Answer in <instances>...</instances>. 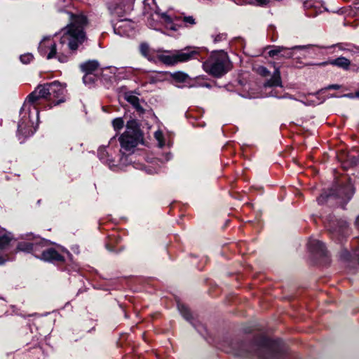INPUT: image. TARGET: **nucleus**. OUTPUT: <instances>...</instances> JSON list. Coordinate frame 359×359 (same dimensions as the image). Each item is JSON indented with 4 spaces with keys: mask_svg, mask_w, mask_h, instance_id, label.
<instances>
[{
    "mask_svg": "<svg viewBox=\"0 0 359 359\" xmlns=\"http://www.w3.org/2000/svg\"><path fill=\"white\" fill-rule=\"evenodd\" d=\"M178 309L184 318L189 320L191 317V313L189 309L184 305L178 304Z\"/></svg>",
    "mask_w": 359,
    "mask_h": 359,
    "instance_id": "5701e85b",
    "label": "nucleus"
},
{
    "mask_svg": "<svg viewBox=\"0 0 359 359\" xmlns=\"http://www.w3.org/2000/svg\"><path fill=\"white\" fill-rule=\"evenodd\" d=\"M347 229V224L346 222H343L339 230L334 229V231L339 233H344Z\"/></svg>",
    "mask_w": 359,
    "mask_h": 359,
    "instance_id": "c756f323",
    "label": "nucleus"
},
{
    "mask_svg": "<svg viewBox=\"0 0 359 359\" xmlns=\"http://www.w3.org/2000/svg\"><path fill=\"white\" fill-rule=\"evenodd\" d=\"M172 78L177 82L183 83L188 79V75L185 73L178 72L172 74Z\"/></svg>",
    "mask_w": 359,
    "mask_h": 359,
    "instance_id": "a211bd4d",
    "label": "nucleus"
},
{
    "mask_svg": "<svg viewBox=\"0 0 359 359\" xmlns=\"http://www.w3.org/2000/svg\"><path fill=\"white\" fill-rule=\"evenodd\" d=\"M304 7L305 9H312L313 8L316 9V6H313V4L311 1H306L304 3Z\"/></svg>",
    "mask_w": 359,
    "mask_h": 359,
    "instance_id": "7c9ffc66",
    "label": "nucleus"
},
{
    "mask_svg": "<svg viewBox=\"0 0 359 359\" xmlns=\"http://www.w3.org/2000/svg\"><path fill=\"white\" fill-rule=\"evenodd\" d=\"M31 236L32 238H29V241H24L19 242L17 245V249L19 251L32 252L35 257H39L38 252L39 251V248H44L46 243L41 238Z\"/></svg>",
    "mask_w": 359,
    "mask_h": 359,
    "instance_id": "423d86ee",
    "label": "nucleus"
},
{
    "mask_svg": "<svg viewBox=\"0 0 359 359\" xmlns=\"http://www.w3.org/2000/svg\"><path fill=\"white\" fill-rule=\"evenodd\" d=\"M257 73L263 76H267L270 74V72L264 67H259L257 70Z\"/></svg>",
    "mask_w": 359,
    "mask_h": 359,
    "instance_id": "a878e982",
    "label": "nucleus"
},
{
    "mask_svg": "<svg viewBox=\"0 0 359 359\" xmlns=\"http://www.w3.org/2000/svg\"><path fill=\"white\" fill-rule=\"evenodd\" d=\"M271 343V341L269 339L264 338L262 340V346H269Z\"/></svg>",
    "mask_w": 359,
    "mask_h": 359,
    "instance_id": "473e14b6",
    "label": "nucleus"
},
{
    "mask_svg": "<svg viewBox=\"0 0 359 359\" xmlns=\"http://www.w3.org/2000/svg\"><path fill=\"white\" fill-rule=\"evenodd\" d=\"M168 51L157 55V59L168 66L175 65L179 62H184L192 59H196L198 52L196 50L190 51H177L171 54H165Z\"/></svg>",
    "mask_w": 359,
    "mask_h": 359,
    "instance_id": "39448f33",
    "label": "nucleus"
},
{
    "mask_svg": "<svg viewBox=\"0 0 359 359\" xmlns=\"http://www.w3.org/2000/svg\"><path fill=\"white\" fill-rule=\"evenodd\" d=\"M341 88V86L340 85H338V84H332V85H329L327 86L326 88H323V89H321L320 90V92H322V91H324L325 90H338Z\"/></svg>",
    "mask_w": 359,
    "mask_h": 359,
    "instance_id": "c85d7f7f",
    "label": "nucleus"
},
{
    "mask_svg": "<svg viewBox=\"0 0 359 359\" xmlns=\"http://www.w3.org/2000/svg\"><path fill=\"white\" fill-rule=\"evenodd\" d=\"M90 74H88V79H87V82L88 81H91V78H90Z\"/></svg>",
    "mask_w": 359,
    "mask_h": 359,
    "instance_id": "58836bf2",
    "label": "nucleus"
},
{
    "mask_svg": "<svg viewBox=\"0 0 359 359\" xmlns=\"http://www.w3.org/2000/svg\"><path fill=\"white\" fill-rule=\"evenodd\" d=\"M98 67L99 63L96 60H90L81 65V69L83 72H86V75L83 78L85 83H87L88 74H93V72L97 69Z\"/></svg>",
    "mask_w": 359,
    "mask_h": 359,
    "instance_id": "1a4fd4ad",
    "label": "nucleus"
},
{
    "mask_svg": "<svg viewBox=\"0 0 359 359\" xmlns=\"http://www.w3.org/2000/svg\"><path fill=\"white\" fill-rule=\"evenodd\" d=\"M298 48H299L298 46H295V47L292 48V49H296ZM292 56V48H285V50H283V52L282 53H280V57H285V58H290Z\"/></svg>",
    "mask_w": 359,
    "mask_h": 359,
    "instance_id": "b1692460",
    "label": "nucleus"
},
{
    "mask_svg": "<svg viewBox=\"0 0 359 359\" xmlns=\"http://www.w3.org/2000/svg\"><path fill=\"white\" fill-rule=\"evenodd\" d=\"M204 70L215 77H221L231 69L228 55L223 50L213 52L203 65Z\"/></svg>",
    "mask_w": 359,
    "mask_h": 359,
    "instance_id": "7ed1b4c3",
    "label": "nucleus"
},
{
    "mask_svg": "<svg viewBox=\"0 0 359 359\" xmlns=\"http://www.w3.org/2000/svg\"><path fill=\"white\" fill-rule=\"evenodd\" d=\"M309 247L313 252L320 253L321 255L325 254V245L318 240L311 239L309 242Z\"/></svg>",
    "mask_w": 359,
    "mask_h": 359,
    "instance_id": "4468645a",
    "label": "nucleus"
},
{
    "mask_svg": "<svg viewBox=\"0 0 359 359\" xmlns=\"http://www.w3.org/2000/svg\"><path fill=\"white\" fill-rule=\"evenodd\" d=\"M355 97L359 98V90L355 93Z\"/></svg>",
    "mask_w": 359,
    "mask_h": 359,
    "instance_id": "e433bc0d",
    "label": "nucleus"
},
{
    "mask_svg": "<svg viewBox=\"0 0 359 359\" xmlns=\"http://www.w3.org/2000/svg\"><path fill=\"white\" fill-rule=\"evenodd\" d=\"M112 125L115 130H119L123 128L124 121L122 118H116L113 120Z\"/></svg>",
    "mask_w": 359,
    "mask_h": 359,
    "instance_id": "412c9836",
    "label": "nucleus"
},
{
    "mask_svg": "<svg viewBox=\"0 0 359 359\" xmlns=\"http://www.w3.org/2000/svg\"><path fill=\"white\" fill-rule=\"evenodd\" d=\"M140 52L142 56L146 57L148 60L155 62L154 53L155 50H152L148 43H142L140 45Z\"/></svg>",
    "mask_w": 359,
    "mask_h": 359,
    "instance_id": "ddd939ff",
    "label": "nucleus"
},
{
    "mask_svg": "<svg viewBox=\"0 0 359 359\" xmlns=\"http://www.w3.org/2000/svg\"><path fill=\"white\" fill-rule=\"evenodd\" d=\"M13 239L12 233L0 226V249L6 248Z\"/></svg>",
    "mask_w": 359,
    "mask_h": 359,
    "instance_id": "f8f14e48",
    "label": "nucleus"
},
{
    "mask_svg": "<svg viewBox=\"0 0 359 359\" xmlns=\"http://www.w3.org/2000/svg\"><path fill=\"white\" fill-rule=\"evenodd\" d=\"M325 64H330L344 70H348L351 65V61L344 57H339L336 59L330 60L327 62L323 63L322 65H324Z\"/></svg>",
    "mask_w": 359,
    "mask_h": 359,
    "instance_id": "9b49d317",
    "label": "nucleus"
},
{
    "mask_svg": "<svg viewBox=\"0 0 359 359\" xmlns=\"http://www.w3.org/2000/svg\"><path fill=\"white\" fill-rule=\"evenodd\" d=\"M30 110H31L30 107H29L28 109H27V111H28L29 113L30 112Z\"/></svg>",
    "mask_w": 359,
    "mask_h": 359,
    "instance_id": "ea45409f",
    "label": "nucleus"
},
{
    "mask_svg": "<svg viewBox=\"0 0 359 359\" xmlns=\"http://www.w3.org/2000/svg\"><path fill=\"white\" fill-rule=\"evenodd\" d=\"M284 50L285 47L283 46H276L269 50L268 53L270 57L280 56Z\"/></svg>",
    "mask_w": 359,
    "mask_h": 359,
    "instance_id": "aec40b11",
    "label": "nucleus"
},
{
    "mask_svg": "<svg viewBox=\"0 0 359 359\" xmlns=\"http://www.w3.org/2000/svg\"><path fill=\"white\" fill-rule=\"evenodd\" d=\"M38 253L39 257H36L46 262L63 263L65 260L64 256L53 248H48L46 249L40 248Z\"/></svg>",
    "mask_w": 359,
    "mask_h": 359,
    "instance_id": "0eeeda50",
    "label": "nucleus"
},
{
    "mask_svg": "<svg viewBox=\"0 0 359 359\" xmlns=\"http://www.w3.org/2000/svg\"><path fill=\"white\" fill-rule=\"evenodd\" d=\"M356 224L359 226V217L356 219Z\"/></svg>",
    "mask_w": 359,
    "mask_h": 359,
    "instance_id": "4c0bfd02",
    "label": "nucleus"
},
{
    "mask_svg": "<svg viewBox=\"0 0 359 359\" xmlns=\"http://www.w3.org/2000/svg\"><path fill=\"white\" fill-rule=\"evenodd\" d=\"M135 0H115L114 4L109 5V8L116 11L117 9H122L126 4L132 3Z\"/></svg>",
    "mask_w": 359,
    "mask_h": 359,
    "instance_id": "dca6fc26",
    "label": "nucleus"
},
{
    "mask_svg": "<svg viewBox=\"0 0 359 359\" xmlns=\"http://www.w3.org/2000/svg\"><path fill=\"white\" fill-rule=\"evenodd\" d=\"M343 97H349V98H353V97H355V95H354L352 93H348V94L344 95Z\"/></svg>",
    "mask_w": 359,
    "mask_h": 359,
    "instance_id": "72a5a7b5",
    "label": "nucleus"
},
{
    "mask_svg": "<svg viewBox=\"0 0 359 359\" xmlns=\"http://www.w3.org/2000/svg\"><path fill=\"white\" fill-rule=\"evenodd\" d=\"M180 19L187 27L194 25L196 23L195 18L191 15L180 17Z\"/></svg>",
    "mask_w": 359,
    "mask_h": 359,
    "instance_id": "6ab92c4d",
    "label": "nucleus"
},
{
    "mask_svg": "<svg viewBox=\"0 0 359 359\" xmlns=\"http://www.w3.org/2000/svg\"><path fill=\"white\" fill-rule=\"evenodd\" d=\"M125 98L135 108L137 111H143V109L140 104V99L137 96L131 94H126Z\"/></svg>",
    "mask_w": 359,
    "mask_h": 359,
    "instance_id": "2eb2a0df",
    "label": "nucleus"
},
{
    "mask_svg": "<svg viewBox=\"0 0 359 359\" xmlns=\"http://www.w3.org/2000/svg\"><path fill=\"white\" fill-rule=\"evenodd\" d=\"M156 14L160 15L161 18L162 19H163L165 22L170 23V22H172L171 18L167 13H159V12L156 11Z\"/></svg>",
    "mask_w": 359,
    "mask_h": 359,
    "instance_id": "bb28decb",
    "label": "nucleus"
},
{
    "mask_svg": "<svg viewBox=\"0 0 359 359\" xmlns=\"http://www.w3.org/2000/svg\"><path fill=\"white\" fill-rule=\"evenodd\" d=\"M106 150L104 148H100L98 151V156L100 159H104L106 155Z\"/></svg>",
    "mask_w": 359,
    "mask_h": 359,
    "instance_id": "2f4dec72",
    "label": "nucleus"
},
{
    "mask_svg": "<svg viewBox=\"0 0 359 359\" xmlns=\"http://www.w3.org/2000/svg\"><path fill=\"white\" fill-rule=\"evenodd\" d=\"M5 262V260L3 258H0V264H3Z\"/></svg>",
    "mask_w": 359,
    "mask_h": 359,
    "instance_id": "c9c22d12",
    "label": "nucleus"
},
{
    "mask_svg": "<svg viewBox=\"0 0 359 359\" xmlns=\"http://www.w3.org/2000/svg\"><path fill=\"white\" fill-rule=\"evenodd\" d=\"M337 194L340 198H347L349 199L353 195V191L350 186H347L345 187H341L339 189V191Z\"/></svg>",
    "mask_w": 359,
    "mask_h": 359,
    "instance_id": "f3484780",
    "label": "nucleus"
},
{
    "mask_svg": "<svg viewBox=\"0 0 359 359\" xmlns=\"http://www.w3.org/2000/svg\"><path fill=\"white\" fill-rule=\"evenodd\" d=\"M143 141V134L135 120L127 122L126 130L120 136L121 148L130 151Z\"/></svg>",
    "mask_w": 359,
    "mask_h": 359,
    "instance_id": "20e7f679",
    "label": "nucleus"
},
{
    "mask_svg": "<svg viewBox=\"0 0 359 359\" xmlns=\"http://www.w3.org/2000/svg\"><path fill=\"white\" fill-rule=\"evenodd\" d=\"M178 309L184 318L189 320L191 317V313L189 309L184 305L178 304Z\"/></svg>",
    "mask_w": 359,
    "mask_h": 359,
    "instance_id": "4be33fe9",
    "label": "nucleus"
},
{
    "mask_svg": "<svg viewBox=\"0 0 359 359\" xmlns=\"http://www.w3.org/2000/svg\"><path fill=\"white\" fill-rule=\"evenodd\" d=\"M226 34H219L215 36H213V41L215 43H217L219 41H223L226 39Z\"/></svg>",
    "mask_w": 359,
    "mask_h": 359,
    "instance_id": "cd10ccee",
    "label": "nucleus"
},
{
    "mask_svg": "<svg viewBox=\"0 0 359 359\" xmlns=\"http://www.w3.org/2000/svg\"><path fill=\"white\" fill-rule=\"evenodd\" d=\"M26 107H25L23 109H22V112H21V115L25 113V116L26 115L27 112L25 111H26V109H25Z\"/></svg>",
    "mask_w": 359,
    "mask_h": 359,
    "instance_id": "f704fd0d",
    "label": "nucleus"
},
{
    "mask_svg": "<svg viewBox=\"0 0 359 359\" xmlns=\"http://www.w3.org/2000/svg\"><path fill=\"white\" fill-rule=\"evenodd\" d=\"M33 60V55L30 53L22 55L20 56V60L24 64H28Z\"/></svg>",
    "mask_w": 359,
    "mask_h": 359,
    "instance_id": "393cba45",
    "label": "nucleus"
},
{
    "mask_svg": "<svg viewBox=\"0 0 359 359\" xmlns=\"http://www.w3.org/2000/svg\"><path fill=\"white\" fill-rule=\"evenodd\" d=\"M87 18L83 15H71V22L62 31L58 43L50 37H45L40 42L39 52L48 60L57 58L65 63L69 60V52L76 51L86 41L84 28Z\"/></svg>",
    "mask_w": 359,
    "mask_h": 359,
    "instance_id": "f257e3e1",
    "label": "nucleus"
},
{
    "mask_svg": "<svg viewBox=\"0 0 359 359\" xmlns=\"http://www.w3.org/2000/svg\"><path fill=\"white\" fill-rule=\"evenodd\" d=\"M308 15H309V16H312V15H313L312 13H308Z\"/></svg>",
    "mask_w": 359,
    "mask_h": 359,
    "instance_id": "a19ab883",
    "label": "nucleus"
},
{
    "mask_svg": "<svg viewBox=\"0 0 359 359\" xmlns=\"http://www.w3.org/2000/svg\"><path fill=\"white\" fill-rule=\"evenodd\" d=\"M33 121L29 116V119L24 120V116L18 124V137L20 142L22 143L24 142L26 137L32 135L34 133L33 130Z\"/></svg>",
    "mask_w": 359,
    "mask_h": 359,
    "instance_id": "6e6552de",
    "label": "nucleus"
},
{
    "mask_svg": "<svg viewBox=\"0 0 359 359\" xmlns=\"http://www.w3.org/2000/svg\"><path fill=\"white\" fill-rule=\"evenodd\" d=\"M66 86L58 81L47 83L43 85H39L35 90L31 93L27 101L33 105V108L36 111V115L39 114L37 106L41 104L43 100L50 102V107L55 106L65 102L66 100Z\"/></svg>",
    "mask_w": 359,
    "mask_h": 359,
    "instance_id": "f03ea898",
    "label": "nucleus"
},
{
    "mask_svg": "<svg viewBox=\"0 0 359 359\" xmlns=\"http://www.w3.org/2000/svg\"><path fill=\"white\" fill-rule=\"evenodd\" d=\"M264 87H282V79L279 67H276L275 71L269 80L264 84Z\"/></svg>",
    "mask_w": 359,
    "mask_h": 359,
    "instance_id": "9d476101",
    "label": "nucleus"
}]
</instances>
